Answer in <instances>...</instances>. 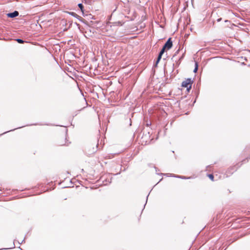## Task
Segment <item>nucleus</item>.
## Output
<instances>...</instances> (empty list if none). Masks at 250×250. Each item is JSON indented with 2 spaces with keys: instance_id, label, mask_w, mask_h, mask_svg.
<instances>
[{
  "instance_id": "nucleus-16",
  "label": "nucleus",
  "mask_w": 250,
  "mask_h": 250,
  "mask_svg": "<svg viewBox=\"0 0 250 250\" xmlns=\"http://www.w3.org/2000/svg\"><path fill=\"white\" fill-rule=\"evenodd\" d=\"M183 56H184V54H183L182 56L180 58V60H181L183 58Z\"/></svg>"
},
{
  "instance_id": "nucleus-18",
  "label": "nucleus",
  "mask_w": 250,
  "mask_h": 250,
  "mask_svg": "<svg viewBox=\"0 0 250 250\" xmlns=\"http://www.w3.org/2000/svg\"><path fill=\"white\" fill-rule=\"evenodd\" d=\"M19 16V12L18 11H17V17H18Z\"/></svg>"
},
{
  "instance_id": "nucleus-6",
  "label": "nucleus",
  "mask_w": 250,
  "mask_h": 250,
  "mask_svg": "<svg viewBox=\"0 0 250 250\" xmlns=\"http://www.w3.org/2000/svg\"><path fill=\"white\" fill-rule=\"evenodd\" d=\"M198 69V65L197 62H196L195 64V68L194 69L193 72L194 73H196Z\"/></svg>"
},
{
  "instance_id": "nucleus-10",
  "label": "nucleus",
  "mask_w": 250,
  "mask_h": 250,
  "mask_svg": "<svg viewBox=\"0 0 250 250\" xmlns=\"http://www.w3.org/2000/svg\"><path fill=\"white\" fill-rule=\"evenodd\" d=\"M208 177H209V178L210 179H211V180H213V178H214V176L213 174H208Z\"/></svg>"
},
{
  "instance_id": "nucleus-8",
  "label": "nucleus",
  "mask_w": 250,
  "mask_h": 250,
  "mask_svg": "<svg viewBox=\"0 0 250 250\" xmlns=\"http://www.w3.org/2000/svg\"><path fill=\"white\" fill-rule=\"evenodd\" d=\"M166 49H165L164 48L162 47V48L161 49V51H160L159 53L160 54H162V55H163L164 53H165V51H166Z\"/></svg>"
},
{
  "instance_id": "nucleus-2",
  "label": "nucleus",
  "mask_w": 250,
  "mask_h": 250,
  "mask_svg": "<svg viewBox=\"0 0 250 250\" xmlns=\"http://www.w3.org/2000/svg\"><path fill=\"white\" fill-rule=\"evenodd\" d=\"M173 43L171 40V38H169L168 39L167 41L165 42L164 46H163L165 49L169 50L172 47Z\"/></svg>"
},
{
  "instance_id": "nucleus-3",
  "label": "nucleus",
  "mask_w": 250,
  "mask_h": 250,
  "mask_svg": "<svg viewBox=\"0 0 250 250\" xmlns=\"http://www.w3.org/2000/svg\"><path fill=\"white\" fill-rule=\"evenodd\" d=\"M7 16L10 18H15L16 17V11H14L12 13H8L7 14Z\"/></svg>"
},
{
  "instance_id": "nucleus-15",
  "label": "nucleus",
  "mask_w": 250,
  "mask_h": 250,
  "mask_svg": "<svg viewBox=\"0 0 250 250\" xmlns=\"http://www.w3.org/2000/svg\"><path fill=\"white\" fill-rule=\"evenodd\" d=\"M221 20H222V18H219V19H218L217 20V21L218 22H219V21H220Z\"/></svg>"
},
{
  "instance_id": "nucleus-1",
  "label": "nucleus",
  "mask_w": 250,
  "mask_h": 250,
  "mask_svg": "<svg viewBox=\"0 0 250 250\" xmlns=\"http://www.w3.org/2000/svg\"><path fill=\"white\" fill-rule=\"evenodd\" d=\"M192 83L193 80L191 78H188L182 82L181 86L187 87V91L189 92L191 88Z\"/></svg>"
},
{
  "instance_id": "nucleus-19",
  "label": "nucleus",
  "mask_w": 250,
  "mask_h": 250,
  "mask_svg": "<svg viewBox=\"0 0 250 250\" xmlns=\"http://www.w3.org/2000/svg\"><path fill=\"white\" fill-rule=\"evenodd\" d=\"M160 174H161V175H167V174H163V173H161Z\"/></svg>"
},
{
  "instance_id": "nucleus-17",
  "label": "nucleus",
  "mask_w": 250,
  "mask_h": 250,
  "mask_svg": "<svg viewBox=\"0 0 250 250\" xmlns=\"http://www.w3.org/2000/svg\"><path fill=\"white\" fill-rule=\"evenodd\" d=\"M183 56H184V54H183L182 56L180 58V60H181L183 58Z\"/></svg>"
},
{
  "instance_id": "nucleus-11",
  "label": "nucleus",
  "mask_w": 250,
  "mask_h": 250,
  "mask_svg": "<svg viewBox=\"0 0 250 250\" xmlns=\"http://www.w3.org/2000/svg\"><path fill=\"white\" fill-rule=\"evenodd\" d=\"M161 59H159L158 58L157 59V60L155 62V66H157V64H158V63L160 61Z\"/></svg>"
},
{
  "instance_id": "nucleus-20",
  "label": "nucleus",
  "mask_w": 250,
  "mask_h": 250,
  "mask_svg": "<svg viewBox=\"0 0 250 250\" xmlns=\"http://www.w3.org/2000/svg\"><path fill=\"white\" fill-rule=\"evenodd\" d=\"M18 20V19H17V21H16V23H18V21H17V20Z\"/></svg>"
},
{
  "instance_id": "nucleus-9",
  "label": "nucleus",
  "mask_w": 250,
  "mask_h": 250,
  "mask_svg": "<svg viewBox=\"0 0 250 250\" xmlns=\"http://www.w3.org/2000/svg\"><path fill=\"white\" fill-rule=\"evenodd\" d=\"M79 7L81 9V10L83 11V5L82 3L78 4Z\"/></svg>"
},
{
  "instance_id": "nucleus-21",
  "label": "nucleus",
  "mask_w": 250,
  "mask_h": 250,
  "mask_svg": "<svg viewBox=\"0 0 250 250\" xmlns=\"http://www.w3.org/2000/svg\"><path fill=\"white\" fill-rule=\"evenodd\" d=\"M21 126H19V128H21ZM18 128V127H17V129Z\"/></svg>"
},
{
  "instance_id": "nucleus-7",
  "label": "nucleus",
  "mask_w": 250,
  "mask_h": 250,
  "mask_svg": "<svg viewBox=\"0 0 250 250\" xmlns=\"http://www.w3.org/2000/svg\"><path fill=\"white\" fill-rule=\"evenodd\" d=\"M17 42L19 43H22L23 42H24V41H23V40L21 39H17Z\"/></svg>"
},
{
  "instance_id": "nucleus-4",
  "label": "nucleus",
  "mask_w": 250,
  "mask_h": 250,
  "mask_svg": "<svg viewBox=\"0 0 250 250\" xmlns=\"http://www.w3.org/2000/svg\"><path fill=\"white\" fill-rule=\"evenodd\" d=\"M69 14L72 16L75 17L77 19H78L80 17V16L78 15H77L76 13L73 12H69Z\"/></svg>"
},
{
  "instance_id": "nucleus-13",
  "label": "nucleus",
  "mask_w": 250,
  "mask_h": 250,
  "mask_svg": "<svg viewBox=\"0 0 250 250\" xmlns=\"http://www.w3.org/2000/svg\"><path fill=\"white\" fill-rule=\"evenodd\" d=\"M162 55H163L160 54V53H159V54H158V57H157V58H158L159 59H161V60Z\"/></svg>"
},
{
  "instance_id": "nucleus-5",
  "label": "nucleus",
  "mask_w": 250,
  "mask_h": 250,
  "mask_svg": "<svg viewBox=\"0 0 250 250\" xmlns=\"http://www.w3.org/2000/svg\"><path fill=\"white\" fill-rule=\"evenodd\" d=\"M171 176L172 177H176V178H181V179H188V178H186V177L185 176H179V175H174V174H172L171 175Z\"/></svg>"
},
{
  "instance_id": "nucleus-12",
  "label": "nucleus",
  "mask_w": 250,
  "mask_h": 250,
  "mask_svg": "<svg viewBox=\"0 0 250 250\" xmlns=\"http://www.w3.org/2000/svg\"><path fill=\"white\" fill-rule=\"evenodd\" d=\"M180 51V49H178L175 53L174 56H173V57H174L175 56L177 55L178 53H179V52Z\"/></svg>"
},
{
  "instance_id": "nucleus-14",
  "label": "nucleus",
  "mask_w": 250,
  "mask_h": 250,
  "mask_svg": "<svg viewBox=\"0 0 250 250\" xmlns=\"http://www.w3.org/2000/svg\"><path fill=\"white\" fill-rule=\"evenodd\" d=\"M162 55H163L160 54V53H159V54H158V57H157V58H158L159 59H161V60Z\"/></svg>"
}]
</instances>
